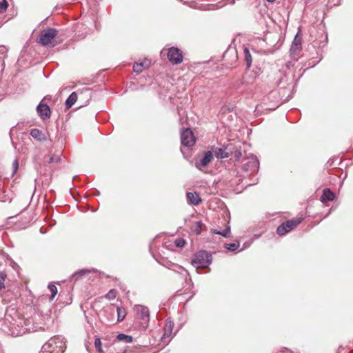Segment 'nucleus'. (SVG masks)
I'll list each match as a JSON object with an SVG mask.
<instances>
[{"mask_svg":"<svg viewBox=\"0 0 353 353\" xmlns=\"http://www.w3.org/2000/svg\"><path fill=\"white\" fill-rule=\"evenodd\" d=\"M181 144L185 147H192L195 143V138L192 130L187 128L181 132Z\"/></svg>","mask_w":353,"mask_h":353,"instance_id":"5","label":"nucleus"},{"mask_svg":"<svg viewBox=\"0 0 353 353\" xmlns=\"http://www.w3.org/2000/svg\"><path fill=\"white\" fill-rule=\"evenodd\" d=\"M175 268H176V269H173V270L174 272H179L181 274H183L184 272V275L185 276V280H186L188 279V277L189 276V274H188V271L182 266L175 265Z\"/></svg>","mask_w":353,"mask_h":353,"instance_id":"27","label":"nucleus"},{"mask_svg":"<svg viewBox=\"0 0 353 353\" xmlns=\"http://www.w3.org/2000/svg\"><path fill=\"white\" fill-rule=\"evenodd\" d=\"M214 155L218 159H225L229 157L228 152L225 151V149L219 148L214 150Z\"/></svg>","mask_w":353,"mask_h":353,"instance_id":"20","label":"nucleus"},{"mask_svg":"<svg viewBox=\"0 0 353 353\" xmlns=\"http://www.w3.org/2000/svg\"><path fill=\"white\" fill-rule=\"evenodd\" d=\"M30 135L34 139H37L39 141H44L46 140V137L44 133L41 130L37 128L32 129L30 131Z\"/></svg>","mask_w":353,"mask_h":353,"instance_id":"16","label":"nucleus"},{"mask_svg":"<svg viewBox=\"0 0 353 353\" xmlns=\"http://www.w3.org/2000/svg\"><path fill=\"white\" fill-rule=\"evenodd\" d=\"M212 232L216 234L221 235L224 237H228L230 234V228L228 226L223 230H218L216 229L212 230Z\"/></svg>","mask_w":353,"mask_h":353,"instance_id":"23","label":"nucleus"},{"mask_svg":"<svg viewBox=\"0 0 353 353\" xmlns=\"http://www.w3.org/2000/svg\"><path fill=\"white\" fill-rule=\"evenodd\" d=\"M117 321L121 322L123 321L126 316V312L125 310L123 307H117Z\"/></svg>","mask_w":353,"mask_h":353,"instance_id":"22","label":"nucleus"},{"mask_svg":"<svg viewBox=\"0 0 353 353\" xmlns=\"http://www.w3.org/2000/svg\"><path fill=\"white\" fill-rule=\"evenodd\" d=\"M88 272H90V270H88L87 269H83V270H81L75 272L74 274H73L72 277L75 278L78 276H83V275H85Z\"/></svg>","mask_w":353,"mask_h":353,"instance_id":"34","label":"nucleus"},{"mask_svg":"<svg viewBox=\"0 0 353 353\" xmlns=\"http://www.w3.org/2000/svg\"><path fill=\"white\" fill-rule=\"evenodd\" d=\"M252 73H253L252 75L249 74L250 76L251 79H254V81L255 80L256 77L261 73V68H256L254 70L252 71Z\"/></svg>","mask_w":353,"mask_h":353,"instance_id":"35","label":"nucleus"},{"mask_svg":"<svg viewBox=\"0 0 353 353\" xmlns=\"http://www.w3.org/2000/svg\"><path fill=\"white\" fill-rule=\"evenodd\" d=\"M117 291L114 289L110 290L105 295V297L109 300H112L116 298Z\"/></svg>","mask_w":353,"mask_h":353,"instance_id":"29","label":"nucleus"},{"mask_svg":"<svg viewBox=\"0 0 353 353\" xmlns=\"http://www.w3.org/2000/svg\"><path fill=\"white\" fill-rule=\"evenodd\" d=\"M259 167V161L256 157L252 158L243 165L244 170L252 172H256Z\"/></svg>","mask_w":353,"mask_h":353,"instance_id":"10","label":"nucleus"},{"mask_svg":"<svg viewBox=\"0 0 353 353\" xmlns=\"http://www.w3.org/2000/svg\"><path fill=\"white\" fill-rule=\"evenodd\" d=\"M334 194L328 188L323 190V194L321 197L322 202L332 201L334 199Z\"/></svg>","mask_w":353,"mask_h":353,"instance_id":"17","label":"nucleus"},{"mask_svg":"<svg viewBox=\"0 0 353 353\" xmlns=\"http://www.w3.org/2000/svg\"><path fill=\"white\" fill-rule=\"evenodd\" d=\"M48 288L51 292V296H50L49 299L50 301H52L57 294V288L54 284L52 283H50Z\"/></svg>","mask_w":353,"mask_h":353,"instance_id":"26","label":"nucleus"},{"mask_svg":"<svg viewBox=\"0 0 353 353\" xmlns=\"http://www.w3.org/2000/svg\"><path fill=\"white\" fill-rule=\"evenodd\" d=\"M186 196L190 204L196 205L201 201L199 195L196 192H188Z\"/></svg>","mask_w":353,"mask_h":353,"instance_id":"15","label":"nucleus"},{"mask_svg":"<svg viewBox=\"0 0 353 353\" xmlns=\"http://www.w3.org/2000/svg\"><path fill=\"white\" fill-rule=\"evenodd\" d=\"M243 82H248V85L245 83L243 84V88L245 89V94H249L252 90V84L254 83V79H251L248 73H245L243 77Z\"/></svg>","mask_w":353,"mask_h":353,"instance_id":"12","label":"nucleus"},{"mask_svg":"<svg viewBox=\"0 0 353 353\" xmlns=\"http://www.w3.org/2000/svg\"><path fill=\"white\" fill-rule=\"evenodd\" d=\"M239 243L238 241L225 244V248L231 252L236 250L239 248Z\"/></svg>","mask_w":353,"mask_h":353,"instance_id":"25","label":"nucleus"},{"mask_svg":"<svg viewBox=\"0 0 353 353\" xmlns=\"http://www.w3.org/2000/svg\"><path fill=\"white\" fill-rule=\"evenodd\" d=\"M13 130H14V128H11V130H10V135L12 134V133Z\"/></svg>","mask_w":353,"mask_h":353,"instance_id":"40","label":"nucleus"},{"mask_svg":"<svg viewBox=\"0 0 353 353\" xmlns=\"http://www.w3.org/2000/svg\"><path fill=\"white\" fill-rule=\"evenodd\" d=\"M37 111L39 117L43 120L50 118L51 114L49 106L42 102L37 105Z\"/></svg>","mask_w":353,"mask_h":353,"instance_id":"8","label":"nucleus"},{"mask_svg":"<svg viewBox=\"0 0 353 353\" xmlns=\"http://www.w3.org/2000/svg\"><path fill=\"white\" fill-rule=\"evenodd\" d=\"M58 31L55 28H50L42 30L39 35V42L43 46H49L57 37Z\"/></svg>","mask_w":353,"mask_h":353,"instance_id":"2","label":"nucleus"},{"mask_svg":"<svg viewBox=\"0 0 353 353\" xmlns=\"http://www.w3.org/2000/svg\"><path fill=\"white\" fill-rule=\"evenodd\" d=\"M7 275L3 272H0V290L5 288V281Z\"/></svg>","mask_w":353,"mask_h":353,"instance_id":"28","label":"nucleus"},{"mask_svg":"<svg viewBox=\"0 0 353 353\" xmlns=\"http://www.w3.org/2000/svg\"><path fill=\"white\" fill-rule=\"evenodd\" d=\"M168 59L173 64H179L183 61L182 52L177 48H170L168 52Z\"/></svg>","mask_w":353,"mask_h":353,"instance_id":"6","label":"nucleus"},{"mask_svg":"<svg viewBox=\"0 0 353 353\" xmlns=\"http://www.w3.org/2000/svg\"><path fill=\"white\" fill-rule=\"evenodd\" d=\"M52 343L49 345L48 348L49 351H46V352L54 353L59 352L63 353V348L65 347V343L63 341V339L59 336H54L51 338L48 342L46 343Z\"/></svg>","mask_w":353,"mask_h":353,"instance_id":"4","label":"nucleus"},{"mask_svg":"<svg viewBox=\"0 0 353 353\" xmlns=\"http://www.w3.org/2000/svg\"><path fill=\"white\" fill-rule=\"evenodd\" d=\"M94 346H95V348L97 350V351L99 353H102L103 352L102 347H101V341L99 338H96L95 339V340H94Z\"/></svg>","mask_w":353,"mask_h":353,"instance_id":"30","label":"nucleus"},{"mask_svg":"<svg viewBox=\"0 0 353 353\" xmlns=\"http://www.w3.org/2000/svg\"><path fill=\"white\" fill-rule=\"evenodd\" d=\"M302 221L303 219L301 218L287 221L277 228V234L279 236L285 235L286 233L290 232L293 228L299 225Z\"/></svg>","mask_w":353,"mask_h":353,"instance_id":"3","label":"nucleus"},{"mask_svg":"<svg viewBox=\"0 0 353 353\" xmlns=\"http://www.w3.org/2000/svg\"><path fill=\"white\" fill-rule=\"evenodd\" d=\"M174 244L177 248H183L185 244V241L183 239L179 238L174 241Z\"/></svg>","mask_w":353,"mask_h":353,"instance_id":"31","label":"nucleus"},{"mask_svg":"<svg viewBox=\"0 0 353 353\" xmlns=\"http://www.w3.org/2000/svg\"><path fill=\"white\" fill-rule=\"evenodd\" d=\"M201 226H202L201 221H197L196 223V228L194 229V232L196 234H200L201 233Z\"/></svg>","mask_w":353,"mask_h":353,"instance_id":"37","label":"nucleus"},{"mask_svg":"<svg viewBox=\"0 0 353 353\" xmlns=\"http://www.w3.org/2000/svg\"><path fill=\"white\" fill-rule=\"evenodd\" d=\"M19 168V162L17 159H15L12 163V175H14Z\"/></svg>","mask_w":353,"mask_h":353,"instance_id":"36","label":"nucleus"},{"mask_svg":"<svg viewBox=\"0 0 353 353\" xmlns=\"http://www.w3.org/2000/svg\"><path fill=\"white\" fill-rule=\"evenodd\" d=\"M212 159V153L208 151L204 153V156L196 163V166L199 169L205 167Z\"/></svg>","mask_w":353,"mask_h":353,"instance_id":"9","label":"nucleus"},{"mask_svg":"<svg viewBox=\"0 0 353 353\" xmlns=\"http://www.w3.org/2000/svg\"><path fill=\"white\" fill-rule=\"evenodd\" d=\"M117 339L118 341H124L126 343H130L133 340L132 336L124 334H119L117 336Z\"/></svg>","mask_w":353,"mask_h":353,"instance_id":"21","label":"nucleus"},{"mask_svg":"<svg viewBox=\"0 0 353 353\" xmlns=\"http://www.w3.org/2000/svg\"><path fill=\"white\" fill-rule=\"evenodd\" d=\"M137 312L140 320L142 321V324L144 325V327H148L150 321L149 309L145 306L139 305Z\"/></svg>","mask_w":353,"mask_h":353,"instance_id":"7","label":"nucleus"},{"mask_svg":"<svg viewBox=\"0 0 353 353\" xmlns=\"http://www.w3.org/2000/svg\"><path fill=\"white\" fill-rule=\"evenodd\" d=\"M241 156H242V154L240 150H236L234 153V157L236 161H239Z\"/></svg>","mask_w":353,"mask_h":353,"instance_id":"38","label":"nucleus"},{"mask_svg":"<svg viewBox=\"0 0 353 353\" xmlns=\"http://www.w3.org/2000/svg\"><path fill=\"white\" fill-rule=\"evenodd\" d=\"M61 161V157L59 155H52L50 157L48 163H59Z\"/></svg>","mask_w":353,"mask_h":353,"instance_id":"32","label":"nucleus"},{"mask_svg":"<svg viewBox=\"0 0 353 353\" xmlns=\"http://www.w3.org/2000/svg\"><path fill=\"white\" fill-rule=\"evenodd\" d=\"M150 64V61L147 59L140 63H135L133 65V71L136 73H140L143 69L148 68Z\"/></svg>","mask_w":353,"mask_h":353,"instance_id":"14","label":"nucleus"},{"mask_svg":"<svg viewBox=\"0 0 353 353\" xmlns=\"http://www.w3.org/2000/svg\"><path fill=\"white\" fill-rule=\"evenodd\" d=\"M245 61L246 63L247 68H249L252 64V56L248 48L244 49Z\"/></svg>","mask_w":353,"mask_h":353,"instance_id":"24","label":"nucleus"},{"mask_svg":"<svg viewBox=\"0 0 353 353\" xmlns=\"http://www.w3.org/2000/svg\"><path fill=\"white\" fill-rule=\"evenodd\" d=\"M8 7V2L6 0L0 1V13L4 12Z\"/></svg>","mask_w":353,"mask_h":353,"instance_id":"33","label":"nucleus"},{"mask_svg":"<svg viewBox=\"0 0 353 353\" xmlns=\"http://www.w3.org/2000/svg\"><path fill=\"white\" fill-rule=\"evenodd\" d=\"M77 93L75 92H72L65 101V105L66 108H70L77 101Z\"/></svg>","mask_w":353,"mask_h":353,"instance_id":"19","label":"nucleus"},{"mask_svg":"<svg viewBox=\"0 0 353 353\" xmlns=\"http://www.w3.org/2000/svg\"><path fill=\"white\" fill-rule=\"evenodd\" d=\"M174 326V323L172 321H167L165 324V327L164 329L163 335L161 337V340L163 342L165 343L166 339H168V343L170 341V337L171 336L172 332V328Z\"/></svg>","mask_w":353,"mask_h":353,"instance_id":"11","label":"nucleus"},{"mask_svg":"<svg viewBox=\"0 0 353 353\" xmlns=\"http://www.w3.org/2000/svg\"><path fill=\"white\" fill-rule=\"evenodd\" d=\"M212 263L211 254L205 250H200L196 253L194 259L192 260V265L198 268H206Z\"/></svg>","mask_w":353,"mask_h":353,"instance_id":"1","label":"nucleus"},{"mask_svg":"<svg viewBox=\"0 0 353 353\" xmlns=\"http://www.w3.org/2000/svg\"><path fill=\"white\" fill-rule=\"evenodd\" d=\"M252 243V240H250V241H248L245 242V243L243 244V248H242L241 250H245V249L248 248V247H250V245H251Z\"/></svg>","mask_w":353,"mask_h":353,"instance_id":"39","label":"nucleus"},{"mask_svg":"<svg viewBox=\"0 0 353 353\" xmlns=\"http://www.w3.org/2000/svg\"><path fill=\"white\" fill-rule=\"evenodd\" d=\"M301 50V39L298 38L297 36L295 37L292 44L290 48V53L292 56L297 55V54Z\"/></svg>","mask_w":353,"mask_h":353,"instance_id":"13","label":"nucleus"},{"mask_svg":"<svg viewBox=\"0 0 353 353\" xmlns=\"http://www.w3.org/2000/svg\"><path fill=\"white\" fill-rule=\"evenodd\" d=\"M243 83L248 85V82H243V79L237 80L235 82H234L233 88L236 91L237 93L241 94H245V89L243 88Z\"/></svg>","mask_w":353,"mask_h":353,"instance_id":"18","label":"nucleus"}]
</instances>
